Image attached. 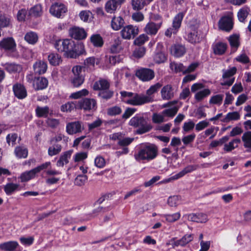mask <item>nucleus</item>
Instances as JSON below:
<instances>
[{"label":"nucleus","mask_w":251,"mask_h":251,"mask_svg":"<svg viewBox=\"0 0 251 251\" xmlns=\"http://www.w3.org/2000/svg\"><path fill=\"white\" fill-rule=\"evenodd\" d=\"M54 47L59 52H64L65 54L72 58H76L82 51L77 52L73 41L69 39L59 40L54 43Z\"/></svg>","instance_id":"f257e3e1"},{"label":"nucleus","mask_w":251,"mask_h":251,"mask_svg":"<svg viewBox=\"0 0 251 251\" xmlns=\"http://www.w3.org/2000/svg\"><path fill=\"white\" fill-rule=\"evenodd\" d=\"M158 148L153 144L141 148L134 155L135 159L138 161L141 160L150 161L154 159L157 155Z\"/></svg>","instance_id":"f03ea898"},{"label":"nucleus","mask_w":251,"mask_h":251,"mask_svg":"<svg viewBox=\"0 0 251 251\" xmlns=\"http://www.w3.org/2000/svg\"><path fill=\"white\" fill-rule=\"evenodd\" d=\"M130 126L138 128L136 132L138 134L146 133L152 128V126L143 116L136 115L132 117L129 122Z\"/></svg>","instance_id":"7ed1b4c3"},{"label":"nucleus","mask_w":251,"mask_h":251,"mask_svg":"<svg viewBox=\"0 0 251 251\" xmlns=\"http://www.w3.org/2000/svg\"><path fill=\"white\" fill-rule=\"evenodd\" d=\"M83 68L82 66L76 65L73 67L72 69L73 75L70 78V81L75 87H79L84 81V77L81 75Z\"/></svg>","instance_id":"20e7f679"},{"label":"nucleus","mask_w":251,"mask_h":251,"mask_svg":"<svg viewBox=\"0 0 251 251\" xmlns=\"http://www.w3.org/2000/svg\"><path fill=\"white\" fill-rule=\"evenodd\" d=\"M49 11L52 16L57 18H62L67 12V7L61 2H56L51 4Z\"/></svg>","instance_id":"39448f33"},{"label":"nucleus","mask_w":251,"mask_h":251,"mask_svg":"<svg viewBox=\"0 0 251 251\" xmlns=\"http://www.w3.org/2000/svg\"><path fill=\"white\" fill-rule=\"evenodd\" d=\"M135 75L140 80L146 82L153 79L155 73L151 69L142 68L136 71Z\"/></svg>","instance_id":"423d86ee"},{"label":"nucleus","mask_w":251,"mask_h":251,"mask_svg":"<svg viewBox=\"0 0 251 251\" xmlns=\"http://www.w3.org/2000/svg\"><path fill=\"white\" fill-rule=\"evenodd\" d=\"M121 35L124 39L129 40L134 38L139 33V28L136 26L127 25L121 30Z\"/></svg>","instance_id":"0eeeda50"},{"label":"nucleus","mask_w":251,"mask_h":251,"mask_svg":"<svg viewBox=\"0 0 251 251\" xmlns=\"http://www.w3.org/2000/svg\"><path fill=\"white\" fill-rule=\"evenodd\" d=\"M78 106L85 111L96 110L97 101L94 99L85 98L78 101Z\"/></svg>","instance_id":"6e6552de"},{"label":"nucleus","mask_w":251,"mask_h":251,"mask_svg":"<svg viewBox=\"0 0 251 251\" xmlns=\"http://www.w3.org/2000/svg\"><path fill=\"white\" fill-rule=\"evenodd\" d=\"M199 168V165H189L185 167L181 171L177 173V174L172 176V177L168 178L165 180L166 182H169L171 180H176L179 178L183 177L186 174L190 173Z\"/></svg>","instance_id":"1a4fd4ad"},{"label":"nucleus","mask_w":251,"mask_h":251,"mask_svg":"<svg viewBox=\"0 0 251 251\" xmlns=\"http://www.w3.org/2000/svg\"><path fill=\"white\" fill-rule=\"evenodd\" d=\"M16 48V44L12 37L5 38L0 41V49L14 52Z\"/></svg>","instance_id":"9d476101"},{"label":"nucleus","mask_w":251,"mask_h":251,"mask_svg":"<svg viewBox=\"0 0 251 251\" xmlns=\"http://www.w3.org/2000/svg\"><path fill=\"white\" fill-rule=\"evenodd\" d=\"M147 99L148 98L145 97V95L134 93L133 97L129 99L126 102L131 105H142L149 103Z\"/></svg>","instance_id":"9b49d317"},{"label":"nucleus","mask_w":251,"mask_h":251,"mask_svg":"<svg viewBox=\"0 0 251 251\" xmlns=\"http://www.w3.org/2000/svg\"><path fill=\"white\" fill-rule=\"evenodd\" d=\"M70 36L76 40H83L87 36V33L82 28L73 27L69 31Z\"/></svg>","instance_id":"f8f14e48"},{"label":"nucleus","mask_w":251,"mask_h":251,"mask_svg":"<svg viewBox=\"0 0 251 251\" xmlns=\"http://www.w3.org/2000/svg\"><path fill=\"white\" fill-rule=\"evenodd\" d=\"M83 129L82 123L79 121L70 122L66 125V132L70 135L80 133Z\"/></svg>","instance_id":"ddd939ff"},{"label":"nucleus","mask_w":251,"mask_h":251,"mask_svg":"<svg viewBox=\"0 0 251 251\" xmlns=\"http://www.w3.org/2000/svg\"><path fill=\"white\" fill-rule=\"evenodd\" d=\"M218 25L220 29L226 31H229L233 27L232 18L229 16L222 17L218 22Z\"/></svg>","instance_id":"4468645a"},{"label":"nucleus","mask_w":251,"mask_h":251,"mask_svg":"<svg viewBox=\"0 0 251 251\" xmlns=\"http://www.w3.org/2000/svg\"><path fill=\"white\" fill-rule=\"evenodd\" d=\"M161 27V22L160 23H155L153 22H150L146 25L144 30L147 34L154 36L157 33Z\"/></svg>","instance_id":"2eb2a0df"},{"label":"nucleus","mask_w":251,"mask_h":251,"mask_svg":"<svg viewBox=\"0 0 251 251\" xmlns=\"http://www.w3.org/2000/svg\"><path fill=\"white\" fill-rule=\"evenodd\" d=\"M202 38L201 32L197 29L191 28V31L187 35V40L192 44L200 43Z\"/></svg>","instance_id":"dca6fc26"},{"label":"nucleus","mask_w":251,"mask_h":251,"mask_svg":"<svg viewBox=\"0 0 251 251\" xmlns=\"http://www.w3.org/2000/svg\"><path fill=\"white\" fill-rule=\"evenodd\" d=\"M34 89L36 90H43L48 85V80L44 77H35L33 83Z\"/></svg>","instance_id":"f3484780"},{"label":"nucleus","mask_w":251,"mask_h":251,"mask_svg":"<svg viewBox=\"0 0 251 251\" xmlns=\"http://www.w3.org/2000/svg\"><path fill=\"white\" fill-rule=\"evenodd\" d=\"M162 85L158 82L155 84L151 85L147 91L145 97L148 98L147 100L149 102H151L154 100L153 94L157 92L158 90L161 87Z\"/></svg>","instance_id":"a211bd4d"},{"label":"nucleus","mask_w":251,"mask_h":251,"mask_svg":"<svg viewBox=\"0 0 251 251\" xmlns=\"http://www.w3.org/2000/svg\"><path fill=\"white\" fill-rule=\"evenodd\" d=\"M161 95L164 100H169L173 98L174 92L172 86L170 84L164 86L161 90Z\"/></svg>","instance_id":"6ab92c4d"},{"label":"nucleus","mask_w":251,"mask_h":251,"mask_svg":"<svg viewBox=\"0 0 251 251\" xmlns=\"http://www.w3.org/2000/svg\"><path fill=\"white\" fill-rule=\"evenodd\" d=\"M170 51L172 55L178 57L183 56L185 53L186 49L182 45L176 44L171 47Z\"/></svg>","instance_id":"aec40b11"},{"label":"nucleus","mask_w":251,"mask_h":251,"mask_svg":"<svg viewBox=\"0 0 251 251\" xmlns=\"http://www.w3.org/2000/svg\"><path fill=\"white\" fill-rule=\"evenodd\" d=\"M110 87V83L109 81L105 79L100 78L99 80L96 81L94 83L93 88L94 90H101L108 89Z\"/></svg>","instance_id":"412c9836"},{"label":"nucleus","mask_w":251,"mask_h":251,"mask_svg":"<svg viewBox=\"0 0 251 251\" xmlns=\"http://www.w3.org/2000/svg\"><path fill=\"white\" fill-rule=\"evenodd\" d=\"M47 63L41 60L36 61L33 65L35 73L38 75L45 74L47 71Z\"/></svg>","instance_id":"4be33fe9"},{"label":"nucleus","mask_w":251,"mask_h":251,"mask_svg":"<svg viewBox=\"0 0 251 251\" xmlns=\"http://www.w3.org/2000/svg\"><path fill=\"white\" fill-rule=\"evenodd\" d=\"M213 52L216 55H223L226 50L227 45L223 42H219L213 45Z\"/></svg>","instance_id":"5701e85b"},{"label":"nucleus","mask_w":251,"mask_h":251,"mask_svg":"<svg viewBox=\"0 0 251 251\" xmlns=\"http://www.w3.org/2000/svg\"><path fill=\"white\" fill-rule=\"evenodd\" d=\"M13 91L16 97L20 99L26 97V91L24 86L20 84H17L13 86Z\"/></svg>","instance_id":"b1692460"},{"label":"nucleus","mask_w":251,"mask_h":251,"mask_svg":"<svg viewBox=\"0 0 251 251\" xmlns=\"http://www.w3.org/2000/svg\"><path fill=\"white\" fill-rule=\"evenodd\" d=\"M19 244L17 242L11 241L0 244V251H15Z\"/></svg>","instance_id":"393cba45"},{"label":"nucleus","mask_w":251,"mask_h":251,"mask_svg":"<svg viewBox=\"0 0 251 251\" xmlns=\"http://www.w3.org/2000/svg\"><path fill=\"white\" fill-rule=\"evenodd\" d=\"M240 143L241 140L239 138L234 139L228 143L225 144L223 150L226 152H230L237 148Z\"/></svg>","instance_id":"a878e982"},{"label":"nucleus","mask_w":251,"mask_h":251,"mask_svg":"<svg viewBox=\"0 0 251 251\" xmlns=\"http://www.w3.org/2000/svg\"><path fill=\"white\" fill-rule=\"evenodd\" d=\"M243 146L248 151L251 150V131H246L242 136Z\"/></svg>","instance_id":"bb28decb"},{"label":"nucleus","mask_w":251,"mask_h":251,"mask_svg":"<svg viewBox=\"0 0 251 251\" xmlns=\"http://www.w3.org/2000/svg\"><path fill=\"white\" fill-rule=\"evenodd\" d=\"M14 153L18 158H25L28 155V150L25 146H19L15 148Z\"/></svg>","instance_id":"cd10ccee"},{"label":"nucleus","mask_w":251,"mask_h":251,"mask_svg":"<svg viewBox=\"0 0 251 251\" xmlns=\"http://www.w3.org/2000/svg\"><path fill=\"white\" fill-rule=\"evenodd\" d=\"M193 235L192 234H185L180 239L175 241L174 243V245L176 247L178 246H184L192 241L193 239Z\"/></svg>","instance_id":"c85d7f7f"},{"label":"nucleus","mask_w":251,"mask_h":251,"mask_svg":"<svg viewBox=\"0 0 251 251\" xmlns=\"http://www.w3.org/2000/svg\"><path fill=\"white\" fill-rule=\"evenodd\" d=\"M124 23V20L121 17H114L111 21V25L114 30H118L123 26Z\"/></svg>","instance_id":"c756f323"},{"label":"nucleus","mask_w":251,"mask_h":251,"mask_svg":"<svg viewBox=\"0 0 251 251\" xmlns=\"http://www.w3.org/2000/svg\"><path fill=\"white\" fill-rule=\"evenodd\" d=\"M228 41L232 50L236 51L240 46L239 36L237 34H233L228 38Z\"/></svg>","instance_id":"7c9ffc66"},{"label":"nucleus","mask_w":251,"mask_h":251,"mask_svg":"<svg viewBox=\"0 0 251 251\" xmlns=\"http://www.w3.org/2000/svg\"><path fill=\"white\" fill-rule=\"evenodd\" d=\"M72 153V151H68L64 152L57 161V166L58 167H63L64 164L68 163V159L70 158Z\"/></svg>","instance_id":"2f4dec72"},{"label":"nucleus","mask_w":251,"mask_h":251,"mask_svg":"<svg viewBox=\"0 0 251 251\" xmlns=\"http://www.w3.org/2000/svg\"><path fill=\"white\" fill-rule=\"evenodd\" d=\"M5 69L9 73L20 72L22 70V66L15 63H7L3 65Z\"/></svg>","instance_id":"473e14b6"},{"label":"nucleus","mask_w":251,"mask_h":251,"mask_svg":"<svg viewBox=\"0 0 251 251\" xmlns=\"http://www.w3.org/2000/svg\"><path fill=\"white\" fill-rule=\"evenodd\" d=\"M20 185L16 183H8L3 187V189L7 195H11L19 190Z\"/></svg>","instance_id":"72a5a7b5"},{"label":"nucleus","mask_w":251,"mask_h":251,"mask_svg":"<svg viewBox=\"0 0 251 251\" xmlns=\"http://www.w3.org/2000/svg\"><path fill=\"white\" fill-rule=\"evenodd\" d=\"M25 40L29 44L33 45L37 42L38 36L36 33L30 31L25 34Z\"/></svg>","instance_id":"f704fd0d"},{"label":"nucleus","mask_w":251,"mask_h":251,"mask_svg":"<svg viewBox=\"0 0 251 251\" xmlns=\"http://www.w3.org/2000/svg\"><path fill=\"white\" fill-rule=\"evenodd\" d=\"M11 25L10 17L5 14H0V29L9 27Z\"/></svg>","instance_id":"c9c22d12"},{"label":"nucleus","mask_w":251,"mask_h":251,"mask_svg":"<svg viewBox=\"0 0 251 251\" xmlns=\"http://www.w3.org/2000/svg\"><path fill=\"white\" fill-rule=\"evenodd\" d=\"M42 7L40 4H36L31 7L29 10L28 14L30 16L38 17L42 15Z\"/></svg>","instance_id":"e433bc0d"},{"label":"nucleus","mask_w":251,"mask_h":251,"mask_svg":"<svg viewBox=\"0 0 251 251\" xmlns=\"http://www.w3.org/2000/svg\"><path fill=\"white\" fill-rule=\"evenodd\" d=\"M119 5H120L116 2V0H109L106 3L105 9L107 12L112 13Z\"/></svg>","instance_id":"4c0bfd02"},{"label":"nucleus","mask_w":251,"mask_h":251,"mask_svg":"<svg viewBox=\"0 0 251 251\" xmlns=\"http://www.w3.org/2000/svg\"><path fill=\"white\" fill-rule=\"evenodd\" d=\"M184 16V13H178L174 18L172 26L177 30L180 28L182 19Z\"/></svg>","instance_id":"58836bf2"},{"label":"nucleus","mask_w":251,"mask_h":251,"mask_svg":"<svg viewBox=\"0 0 251 251\" xmlns=\"http://www.w3.org/2000/svg\"><path fill=\"white\" fill-rule=\"evenodd\" d=\"M36 173L34 169L22 174L20 178L22 182L27 181L35 176Z\"/></svg>","instance_id":"ea45409f"},{"label":"nucleus","mask_w":251,"mask_h":251,"mask_svg":"<svg viewBox=\"0 0 251 251\" xmlns=\"http://www.w3.org/2000/svg\"><path fill=\"white\" fill-rule=\"evenodd\" d=\"M113 95L114 92L109 89L99 91L98 94L99 98L106 100L110 99L113 96Z\"/></svg>","instance_id":"a19ab883"},{"label":"nucleus","mask_w":251,"mask_h":251,"mask_svg":"<svg viewBox=\"0 0 251 251\" xmlns=\"http://www.w3.org/2000/svg\"><path fill=\"white\" fill-rule=\"evenodd\" d=\"M35 112L38 117L46 118L49 113V108L47 106L45 107L38 106L36 108Z\"/></svg>","instance_id":"79ce46f5"},{"label":"nucleus","mask_w":251,"mask_h":251,"mask_svg":"<svg viewBox=\"0 0 251 251\" xmlns=\"http://www.w3.org/2000/svg\"><path fill=\"white\" fill-rule=\"evenodd\" d=\"M50 63L53 66L58 65L61 62V57L56 53H50L48 56Z\"/></svg>","instance_id":"37998d69"},{"label":"nucleus","mask_w":251,"mask_h":251,"mask_svg":"<svg viewBox=\"0 0 251 251\" xmlns=\"http://www.w3.org/2000/svg\"><path fill=\"white\" fill-rule=\"evenodd\" d=\"M48 149V154L52 156L59 154L62 150V146L60 144H52Z\"/></svg>","instance_id":"c03bdc74"},{"label":"nucleus","mask_w":251,"mask_h":251,"mask_svg":"<svg viewBox=\"0 0 251 251\" xmlns=\"http://www.w3.org/2000/svg\"><path fill=\"white\" fill-rule=\"evenodd\" d=\"M170 67L171 70L176 73L182 72L185 74V67L181 63L172 62L170 63Z\"/></svg>","instance_id":"a18cd8bd"},{"label":"nucleus","mask_w":251,"mask_h":251,"mask_svg":"<svg viewBox=\"0 0 251 251\" xmlns=\"http://www.w3.org/2000/svg\"><path fill=\"white\" fill-rule=\"evenodd\" d=\"M250 9L248 7H244L238 11L237 16L239 20L241 22H244L250 12Z\"/></svg>","instance_id":"49530a36"},{"label":"nucleus","mask_w":251,"mask_h":251,"mask_svg":"<svg viewBox=\"0 0 251 251\" xmlns=\"http://www.w3.org/2000/svg\"><path fill=\"white\" fill-rule=\"evenodd\" d=\"M131 4L134 10H140L142 9L146 4L145 0H131Z\"/></svg>","instance_id":"de8ad7c7"},{"label":"nucleus","mask_w":251,"mask_h":251,"mask_svg":"<svg viewBox=\"0 0 251 251\" xmlns=\"http://www.w3.org/2000/svg\"><path fill=\"white\" fill-rule=\"evenodd\" d=\"M240 114L238 112H229L222 120V121L224 123H228L232 120H237L240 119Z\"/></svg>","instance_id":"09e8293b"},{"label":"nucleus","mask_w":251,"mask_h":251,"mask_svg":"<svg viewBox=\"0 0 251 251\" xmlns=\"http://www.w3.org/2000/svg\"><path fill=\"white\" fill-rule=\"evenodd\" d=\"M162 217L165 218L167 222L173 223L177 221L180 217V213L177 212L172 214H164Z\"/></svg>","instance_id":"8fccbe9b"},{"label":"nucleus","mask_w":251,"mask_h":251,"mask_svg":"<svg viewBox=\"0 0 251 251\" xmlns=\"http://www.w3.org/2000/svg\"><path fill=\"white\" fill-rule=\"evenodd\" d=\"M122 112L121 107L115 105L109 107L107 110V114L111 116L120 115Z\"/></svg>","instance_id":"3c124183"},{"label":"nucleus","mask_w":251,"mask_h":251,"mask_svg":"<svg viewBox=\"0 0 251 251\" xmlns=\"http://www.w3.org/2000/svg\"><path fill=\"white\" fill-rule=\"evenodd\" d=\"M166 59V56L165 53L161 51L156 52L153 56V60L157 64L164 62Z\"/></svg>","instance_id":"603ef678"},{"label":"nucleus","mask_w":251,"mask_h":251,"mask_svg":"<svg viewBox=\"0 0 251 251\" xmlns=\"http://www.w3.org/2000/svg\"><path fill=\"white\" fill-rule=\"evenodd\" d=\"M211 93L210 90L208 89H205L202 91L197 92L195 96V99L200 101L204 99L205 97L209 95Z\"/></svg>","instance_id":"864d4df0"},{"label":"nucleus","mask_w":251,"mask_h":251,"mask_svg":"<svg viewBox=\"0 0 251 251\" xmlns=\"http://www.w3.org/2000/svg\"><path fill=\"white\" fill-rule=\"evenodd\" d=\"M224 99V95L218 94L211 97L209 100L210 104L221 105Z\"/></svg>","instance_id":"5fc2aeb1"},{"label":"nucleus","mask_w":251,"mask_h":251,"mask_svg":"<svg viewBox=\"0 0 251 251\" xmlns=\"http://www.w3.org/2000/svg\"><path fill=\"white\" fill-rule=\"evenodd\" d=\"M88 179L87 176L85 175H78L75 179L74 183L75 185L81 186L84 185Z\"/></svg>","instance_id":"6e6d98bb"},{"label":"nucleus","mask_w":251,"mask_h":251,"mask_svg":"<svg viewBox=\"0 0 251 251\" xmlns=\"http://www.w3.org/2000/svg\"><path fill=\"white\" fill-rule=\"evenodd\" d=\"M91 41L95 47H101L103 45L102 39L98 34L92 35L91 37Z\"/></svg>","instance_id":"4d7b16f0"},{"label":"nucleus","mask_w":251,"mask_h":251,"mask_svg":"<svg viewBox=\"0 0 251 251\" xmlns=\"http://www.w3.org/2000/svg\"><path fill=\"white\" fill-rule=\"evenodd\" d=\"M149 37L146 34H142L139 35L134 41V43L136 45L141 46L143 45L146 41H148Z\"/></svg>","instance_id":"13d9d810"},{"label":"nucleus","mask_w":251,"mask_h":251,"mask_svg":"<svg viewBox=\"0 0 251 251\" xmlns=\"http://www.w3.org/2000/svg\"><path fill=\"white\" fill-rule=\"evenodd\" d=\"M88 90L86 89H83L80 91H78L77 92L72 93L70 97L74 99H77L80 98L82 97L86 96L88 95Z\"/></svg>","instance_id":"bf43d9fd"},{"label":"nucleus","mask_w":251,"mask_h":251,"mask_svg":"<svg viewBox=\"0 0 251 251\" xmlns=\"http://www.w3.org/2000/svg\"><path fill=\"white\" fill-rule=\"evenodd\" d=\"M96 59L94 57H90L85 60L84 62V67L92 70L94 69Z\"/></svg>","instance_id":"052dcab7"},{"label":"nucleus","mask_w":251,"mask_h":251,"mask_svg":"<svg viewBox=\"0 0 251 251\" xmlns=\"http://www.w3.org/2000/svg\"><path fill=\"white\" fill-rule=\"evenodd\" d=\"M196 137V134L192 133L191 134L184 136L182 138V141L185 146H188L193 142Z\"/></svg>","instance_id":"680f3d73"},{"label":"nucleus","mask_w":251,"mask_h":251,"mask_svg":"<svg viewBox=\"0 0 251 251\" xmlns=\"http://www.w3.org/2000/svg\"><path fill=\"white\" fill-rule=\"evenodd\" d=\"M134 140L133 138L126 137L124 138L123 136L121 137L120 141H118V144L120 146L126 147L130 145Z\"/></svg>","instance_id":"e2e57ef3"},{"label":"nucleus","mask_w":251,"mask_h":251,"mask_svg":"<svg viewBox=\"0 0 251 251\" xmlns=\"http://www.w3.org/2000/svg\"><path fill=\"white\" fill-rule=\"evenodd\" d=\"M178 107L177 106H174L172 108H169L164 110L162 114L170 117H174L177 112Z\"/></svg>","instance_id":"0e129e2a"},{"label":"nucleus","mask_w":251,"mask_h":251,"mask_svg":"<svg viewBox=\"0 0 251 251\" xmlns=\"http://www.w3.org/2000/svg\"><path fill=\"white\" fill-rule=\"evenodd\" d=\"M75 107V104L73 102H68L63 104L61 107V110L63 112H70Z\"/></svg>","instance_id":"69168bd1"},{"label":"nucleus","mask_w":251,"mask_h":251,"mask_svg":"<svg viewBox=\"0 0 251 251\" xmlns=\"http://www.w3.org/2000/svg\"><path fill=\"white\" fill-rule=\"evenodd\" d=\"M179 202V197L177 196L170 197L168 200V204L172 207H176Z\"/></svg>","instance_id":"338daca9"},{"label":"nucleus","mask_w":251,"mask_h":251,"mask_svg":"<svg viewBox=\"0 0 251 251\" xmlns=\"http://www.w3.org/2000/svg\"><path fill=\"white\" fill-rule=\"evenodd\" d=\"M146 49L143 47H139L136 49L133 52V55L136 58H141L145 54Z\"/></svg>","instance_id":"774afa93"}]
</instances>
